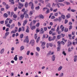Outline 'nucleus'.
Here are the masks:
<instances>
[{"label": "nucleus", "instance_id": "nucleus-1", "mask_svg": "<svg viewBox=\"0 0 77 77\" xmlns=\"http://www.w3.org/2000/svg\"><path fill=\"white\" fill-rule=\"evenodd\" d=\"M19 6H18L19 9H21L22 7L24 6V4L18 2Z\"/></svg>", "mask_w": 77, "mask_h": 77}, {"label": "nucleus", "instance_id": "nucleus-2", "mask_svg": "<svg viewBox=\"0 0 77 77\" xmlns=\"http://www.w3.org/2000/svg\"><path fill=\"white\" fill-rule=\"evenodd\" d=\"M49 46L51 47H52L53 46V45L52 43H47V48H48Z\"/></svg>", "mask_w": 77, "mask_h": 77}, {"label": "nucleus", "instance_id": "nucleus-3", "mask_svg": "<svg viewBox=\"0 0 77 77\" xmlns=\"http://www.w3.org/2000/svg\"><path fill=\"white\" fill-rule=\"evenodd\" d=\"M29 37L28 36H27L26 37L25 39L24 40V42H27V43H28L29 42V39H28V38Z\"/></svg>", "mask_w": 77, "mask_h": 77}, {"label": "nucleus", "instance_id": "nucleus-4", "mask_svg": "<svg viewBox=\"0 0 77 77\" xmlns=\"http://www.w3.org/2000/svg\"><path fill=\"white\" fill-rule=\"evenodd\" d=\"M30 28L32 30H33V29H35V26H32V23L30 24Z\"/></svg>", "mask_w": 77, "mask_h": 77}, {"label": "nucleus", "instance_id": "nucleus-5", "mask_svg": "<svg viewBox=\"0 0 77 77\" xmlns=\"http://www.w3.org/2000/svg\"><path fill=\"white\" fill-rule=\"evenodd\" d=\"M55 58H56L55 55H53L51 57L52 61H54Z\"/></svg>", "mask_w": 77, "mask_h": 77}, {"label": "nucleus", "instance_id": "nucleus-6", "mask_svg": "<svg viewBox=\"0 0 77 77\" xmlns=\"http://www.w3.org/2000/svg\"><path fill=\"white\" fill-rule=\"evenodd\" d=\"M72 44V43H71V42L70 41H68V47H69V46H71Z\"/></svg>", "mask_w": 77, "mask_h": 77}, {"label": "nucleus", "instance_id": "nucleus-7", "mask_svg": "<svg viewBox=\"0 0 77 77\" xmlns=\"http://www.w3.org/2000/svg\"><path fill=\"white\" fill-rule=\"evenodd\" d=\"M30 44H31L32 45H33L35 44V41H34V40H31L30 42Z\"/></svg>", "mask_w": 77, "mask_h": 77}, {"label": "nucleus", "instance_id": "nucleus-8", "mask_svg": "<svg viewBox=\"0 0 77 77\" xmlns=\"http://www.w3.org/2000/svg\"><path fill=\"white\" fill-rule=\"evenodd\" d=\"M14 27H15V24L13 23L11 25V26H10V29H13Z\"/></svg>", "mask_w": 77, "mask_h": 77}, {"label": "nucleus", "instance_id": "nucleus-9", "mask_svg": "<svg viewBox=\"0 0 77 77\" xmlns=\"http://www.w3.org/2000/svg\"><path fill=\"white\" fill-rule=\"evenodd\" d=\"M74 62H77V56L75 55L74 57Z\"/></svg>", "mask_w": 77, "mask_h": 77}, {"label": "nucleus", "instance_id": "nucleus-10", "mask_svg": "<svg viewBox=\"0 0 77 77\" xmlns=\"http://www.w3.org/2000/svg\"><path fill=\"white\" fill-rule=\"evenodd\" d=\"M39 17L40 18H42V19H44V17L42 14H40L39 15Z\"/></svg>", "mask_w": 77, "mask_h": 77}, {"label": "nucleus", "instance_id": "nucleus-11", "mask_svg": "<svg viewBox=\"0 0 77 77\" xmlns=\"http://www.w3.org/2000/svg\"><path fill=\"white\" fill-rule=\"evenodd\" d=\"M24 49V47L23 46H22L20 48V51H22L23 49Z\"/></svg>", "mask_w": 77, "mask_h": 77}, {"label": "nucleus", "instance_id": "nucleus-12", "mask_svg": "<svg viewBox=\"0 0 77 77\" xmlns=\"http://www.w3.org/2000/svg\"><path fill=\"white\" fill-rule=\"evenodd\" d=\"M41 33H42V34H43L44 33V29H43V28H41Z\"/></svg>", "mask_w": 77, "mask_h": 77}, {"label": "nucleus", "instance_id": "nucleus-13", "mask_svg": "<svg viewBox=\"0 0 77 77\" xmlns=\"http://www.w3.org/2000/svg\"><path fill=\"white\" fill-rule=\"evenodd\" d=\"M35 9L36 11H38V10H39V9H40V7H39V6L36 7L35 8Z\"/></svg>", "mask_w": 77, "mask_h": 77}, {"label": "nucleus", "instance_id": "nucleus-14", "mask_svg": "<svg viewBox=\"0 0 77 77\" xmlns=\"http://www.w3.org/2000/svg\"><path fill=\"white\" fill-rule=\"evenodd\" d=\"M64 3L65 4H66V5H69L71 4H70V3L68 2H67L66 1L65 2H64Z\"/></svg>", "mask_w": 77, "mask_h": 77}, {"label": "nucleus", "instance_id": "nucleus-15", "mask_svg": "<svg viewBox=\"0 0 77 77\" xmlns=\"http://www.w3.org/2000/svg\"><path fill=\"white\" fill-rule=\"evenodd\" d=\"M5 51V49L4 48H2L1 49L0 51L1 54H3L4 51Z\"/></svg>", "mask_w": 77, "mask_h": 77}, {"label": "nucleus", "instance_id": "nucleus-16", "mask_svg": "<svg viewBox=\"0 0 77 77\" xmlns=\"http://www.w3.org/2000/svg\"><path fill=\"white\" fill-rule=\"evenodd\" d=\"M50 13V9H47V11L45 12V13L46 14H48Z\"/></svg>", "mask_w": 77, "mask_h": 77}, {"label": "nucleus", "instance_id": "nucleus-17", "mask_svg": "<svg viewBox=\"0 0 77 77\" xmlns=\"http://www.w3.org/2000/svg\"><path fill=\"white\" fill-rule=\"evenodd\" d=\"M20 17L22 20H23L24 17V15L23 14H21L20 15Z\"/></svg>", "mask_w": 77, "mask_h": 77}, {"label": "nucleus", "instance_id": "nucleus-18", "mask_svg": "<svg viewBox=\"0 0 77 77\" xmlns=\"http://www.w3.org/2000/svg\"><path fill=\"white\" fill-rule=\"evenodd\" d=\"M29 5L30 6H33V3H32V2H30L29 3Z\"/></svg>", "mask_w": 77, "mask_h": 77}, {"label": "nucleus", "instance_id": "nucleus-19", "mask_svg": "<svg viewBox=\"0 0 77 77\" xmlns=\"http://www.w3.org/2000/svg\"><path fill=\"white\" fill-rule=\"evenodd\" d=\"M13 17L14 18L16 19V18H17V15L15 14H14V15H13Z\"/></svg>", "mask_w": 77, "mask_h": 77}, {"label": "nucleus", "instance_id": "nucleus-20", "mask_svg": "<svg viewBox=\"0 0 77 77\" xmlns=\"http://www.w3.org/2000/svg\"><path fill=\"white\" fill-rule=\"evenodd\" d=\"M10 20V19H8L7 18L5 21V24H6L7 23H8V21H9V20Z\"/></svg>", "mask_w": 77, "mask_h": 77}, {"label": "nucleus", "instance_id": "nucleus-21", "mask_svg": "<svg viewBox=\"0 0 77 77\" xmlns=\"http://www.w3.org/2000/svg\"><path fill=\"white\" fill-rule=\"evenodd\" d=\"M29 15L30 16H32L33 15V11H30Z\"/></svg>", "mask_w": 77, "mask_h": 77}, {"label": "nucleus", "instance_id": "nucleus-22", "mask_svg": "<svg viewBox=\"0 0 77 77\" xmlns=\"http://www.w3.org/2000/svg\"><path fill=\"white\" fill-rule=\"evenodd\" d=\"M22 31H23V32H24L25 31V27L24 26L22 27V28H21Z\"/></svg>", "mask_w": 77, "mask_h": 77}, {"label": "nucleus", "instance_id": "nucleus-23", "mask_svg": "<svg viewBox=\"0 0 77 77\" xmlns=\"http://www.w3.org/2000/svg\"><path fill=\"white\" fill-rule=\"evenodd\" d=\"M61 17L63 19V20H65V16L64 15H61Z\"/></svg>", "mask_w": 77, "mask_h": 77}, {"label": "nucleus", "instance_id": "nucleus-24", "mask_svg": "<svg viewBox=\"0 0 77 77\" xmlns=\"http://www.w3.org/2000/svg\"><path fill=\"white\" fill-rule=\"evenodd\" d=\"M4 17L5 18H7L8 17V14L6 13H5L4 14Z\"/></svg>", "mask_w": 77, "mask_h": 77}, {"label": "nucleus", "instance_id": "nucleus-25", "mask_svg": "<svg viewBox=\"0 0 77 77\" xmlns=\"http://www.w3.org/2000/svg\"><path fill=\"white\" fill-rule=\"evenodd\" d=\"M17 55H16L14 57V60L16 61H17V59H18L17 57Z\"/></svg>", "mask_w": 77, "mask_h": 77}, {"label": "nucleus", "instance_id": "nucleus-26", "mask_svg": "<svg viewBox=\"0 0 77 77\" xmlns=\"http://www.w3.org/2000/svg\"><path fill=\"white\" fill-rule=\"evenodd\" d=\"M34 38H35V39H37V38H38V35L37 34H35Z\"/></svg>", "mask_w": 77, "mask_h": 77}, {"label": "nucleus", "instance_id": "nucleus-27", "mask_svg": "<svg viewBox=\"0 0 77 77\" xmlns=\"http://www.w3.org/2000/svg\"><path fill=\"white\" fill-rule=\"evenodd\" d=\"M48 40L49 41H53V39H51V37H49Z\"/></svg>", "mask_w": 77, "mask_h": 77}, {"label": "nucleus", "instance_id": "nucleus-28", "mask_svg": "<svg viewBox=\"0 0 77 77\" xmlns=\"http://www.w3.org/2000/svg\"><path fill=\"white\" fill-rule=\"evenodd\" d=\"M28 12V10L24 12V13L23 14V15H26V14H27V12Z\"/></svg>", "mask_w": 77, "mask_h": 77}, {"label": "nucleus", "instance_id": "nucleus-29", "mask_svg": "<svg viewBox=\"0 0 77 77\" xmlns=\"http://www.w3.org/2000/svg\"><path fill=\"white\" fill-rule=\"evenodd\" d=\"M28 6V3L27 2H26L25 5V8H27Z\"/></svg>", "mask_w": 77, "mask_h": 77}, {"label": "nucleus", "instance_id": "nucleus-30", "mask_svg": "<svg viewBox=\"0 0 77 77\" xmlns=\"http://www.w3.org/2000/svg\"><path fill=\"white\" fill-rule=\"evenodd\" d=\"M64 31L65 32H67L68 31V29L67 28H65Z\"/></svg>", "mask_w": 77, "mask_h": 77}, {"label": "nucleus", "instance_id": "nucleus-31", "mask_svg": "<svg viewBox=\"0 0 77 77\" xmlns=\"http://www.w3.org/2000/svg\"><path fill=\"white\" fill-rule=\"evenodd\" d=\"M6 26L7 27H9V28H10L11 27V25L9 23L7 24Z\"/></svg>", "mask_w": 77, "mask_h": 77}, {"label": "nucleus", "instance_id": "nucleus-32", "mask_svg": "<svg viewBox=\"0 0 77 77\" xmlns=\"http://www.w3.org/2000/svg\"><path fill=\"white\" fill-rule=\"evenodd\" d=\"M57 44H58V47H60V42H57Z\"/></svg>", "mask_w": 77, "mask_h": 77}, {"label": "nucleus", "instance_id": "nucleus-33", "mask_svg": "<svg viewBox=\"0 0 77 77\" xmlns=\"http://www.w3.org/2000/svg\"><path fill=\"white\" fill-rule=\"evenodd\" d=\"M36 50L38 51H40V48L39 47H37Z\"/></svg>", "mask_w": 77, "mask_h": 77}, {"label": "nucleus", "instance_id": "nucleus-34", "mask_svg": "<svg viewBox=\"0 0 77 77\" xmlns=\"http://www.w3.org/2000/svg\"><path fill=\"white\" fill-rule=\"evenodd\" d=\"M60 37H61L60 35H58L57 36V39H60Z\"/></svg>", "mask_w": 77, "mask_h": 77}, {"label": "nucleus", "instance_id": "nucleus-35", "mask_svg": "<svg viewBox=\"0 0 77 77\" xmlns=\"http://www.w3.org/2000/svg\"><path fill=\"white\" fill-rule=\"evenodd\" d=\"M23 34H20V38H21V39H22V38H23Z\"/></svg>", "mask_w": 77, "mask_h": 77}, {"label": "nucleus", "instance_id": "nucleus-36", "mask_svg": "<svg viewBox=\"0 0 77 77\" xmlns=\"http://www.w3.org/2000/svg\"><path fill=\"white\" fill-rule=\"evenodd\" d=\"M9 32H6L5 34V36H7L8 35H9Z\"/></svg>", "mask_w": 77, "mask_h": 77}, {"label": "nucleus", "instance_id": "nucleus-37", "mask_svg": "<svg viewBox=\"0 0 77 77\" xmlns=\"http://www.w3.org/2000/svg\"><path fill=\"white\" fill-rule=\"evenodd\" d=\"M57 32L59 30V26H57Z\"/></svg>", "mask_w": 77, "mask_h": 77}, {"label": "nucleus", "instance_id": "nucleus-38", "mask_svg": "<svg viewBox=\"0 0 77 77\" xmlns=\"http://www.w3.org/2000/svg\"><path fill=\"white\" fill-rule=\"evenodd\" d=\"M54 15L55 17H57V16H58V15H59V14H58V13H54Z\"/></svg>", "mask_w": 77, "mask_h": 77}, {"label": "nucleus", "instance_id": "nucleus-39", "mask_svg": "<svg viewBox=\"0 0 77 77\" xmlns=\"http://www.w3.org/2000/svg\"><path fill=\"white\" fill-rule=\"evenodd\" d=\"M45 45V42H43L42 43V47H43V46H44Z\"/></svg>", "mask_w": 77, "mask_h": 77}, {"label": "nucleus", "instance_id": "nucleus-40", "mask_svg": "<svg viewBox=\"0 0 77 77\" xmlns=\"http://www.w3.org/2000/svg\"><path fill=\"white\" fill-rule=\"evenodd\" d=\"M66 17L67 18H70V14H68L66 16Z\"/></svg>", "mask_w": 77, "mask_h": 77}, {"label": "nucleus", "instance_id": "nucleus-41", "mask_svg": "<svg viewBox=\"0 0 77 77\" xmlns=\"http://www.w3.org/2000/svg\"><path fill=\"white\" fill-rule=\"evenodd\" d=\"M16 33V32L14 31V30H12V31H11V33L12 34V33Z\"/></svg>", "mask_w": 77, "mask_h": 77}, {"label": "nucleus", "instance_id": "nucleus-42", "mask_svg": "<svg viewBox=\"0 0 77 77\" xmlns=\"http://www.w3.org/2000/svg\"><path fill=\"white\" fill-rule=\"evenodd\" d=\"M36 32H39V31H40V30H39V29L38 28L36 29Z\"/></svg>", "mask_w": 77, "mask_h": 77}, {"label": "nucleus", "instance_id": "nucleus-43", "mask_svg": "<svg viewBox=\"0 0 77 77\" xmlns=\"http://www.w3.org/2000/svg\"><path fill=\"white\" fill-rule=\"evenodd\" d=\"M25 15V18H29V15H28V14H27Z\"/></svg>", "mask_w": 77, "mask_h": 77}, {"label": "nucleus", "instance_id": "nucleus-44", "mask_svg": "<svg viewBox=\"0 0 77 77\" xmlns=\"http://www.w3.org/2000/svg\"><path fill=\"white\" fill-rule=\"evenodd\" d=\"M40 39V37H38V38L37 39V41H36V42H37V43H38V42L39 41Z\"/></svg>", "mask_w": 77, "mask_h": 77}, {"label": "nucleus", "instance_id": "nucleus-45", "mask_svg": "<svg viewBox=\"0 0 77 77\" xmlns=\"http://www.w3.org/2000/svg\"><path fill=\"white\" fill-rule=\"evenodd\" d=\"M14 31L16 32H17V31H18V28L17 27H16L15 28V30Z\"/></svg>", "mask_w": 77, "mask_h": 77}, {"label": "nucleus", "instance_id": "nucleus-46", "mask_svg": "<svg viewBox=\"0 0 77 77\" xmlns=\"http://www.w3.org/2000/svg\"><path fill=\"white\" fill-rule=\"evenodd\" d=\"M53 54H54V52H50L49 53V54H50V55H52Z\"/></svg>", "mask_w": 77, "mask_h": 77}, {"label": "nucleus", "instance_id": "nucleus-47", "mask_svg": "<svg viewBox=\"0 0 77 77\" xmlns=\"http://www.w3.org/2000/svg\"><path fill=\"white\" fill-rule=\"evenodd\" d=\"M9 5H6V9H9Z\"/></svg>", "mask_w": 77, "mask_h": 77}, {"label": "nucleus", "instance_id": "nucleus-48", "mask_svg": "<svg viewBox=\"0 0 77 77\" xmlns=\"http://www.w3.org/2000/svg\"><path fill=\"white\" fill-rule=\"evenodd\" d=\"M30 51H27L26 54L27 55H29V54H30Z\"/></svg>", "mask_w": 77, "mask_h": 77}, {"label": "nucleus", "instance_id": "nucleus-49", "mask_svg": "<svg viewBox=\"0 0 77 77\" xmlns=\"http://www.w3.org/2000/svg\"><path fill=\"white\" fill-rule=\"evenodd\" d=\"M0 23L1 24H4V20L1 21Z\"/></svg>", "mask_w": 77, "mask_h": 77}, {"label": "nucleus", "instance_id": "nucleus-50", "mask_svg": "<svg viewBox=\"0 0 77 77\" xmlns=\"http://www.w3.org/2000/svg\"><path fill=\"white\" fill-rule=\"evenodd\" d=\"M57 4H55L54 3H53L52 5V7H56V5H57Z\"/></svg>", "mask_w": 77, "mask_h": 77}, {"label": "nucleus", "instance_id": "nucleus-51", "mask_svg": "<svg viewBox=\"0 0 77 77\" xmlns=\"http://www.w3.org/2000/svg\"><path fill=\"white\" fill-rule=\"evenodd\" d=\"M57 11V8L53 10L54 12H56Z\"/></svg>", "mask_w": 77, "mask_h": 77}, {"label": "nucleus", "instance_id": "nucleus-52", "mask_svg": "<svg viewBox=\"0 0 77 77\" xmlns=\"http://www.w3.org/2000/svg\"><path fill=\"white\" fill-rule=\"evenodd\" d=\"M12 21L13 20H9V24H11V23H12Z\"/></svg>", "mask_w": 77, "mask_h": 77}, {"label": "nucleus", "instance_id": "nucleus-53", "mask_svg": "<svg viewBox=\"0 0 77 77\" xmlns=\"http://www.w3.org/2000/svg\"><path fill=\"white\" fill-rule=\"evenodd\" d=\"M73 45H76V44H77V42H73L72 43Z\"/></svg>", "mask_w": 77, "mask_h": 77}, {"label": "nucleus", "instance_id": "nucleus-54", "mask_svg": "<svg viewBox=\"0 0 77 77\" xmlns=\"http://www.w3.org/2000/svg\"><path fill=\"white\" fill-rule=\"evenodd\" d=\"M63 54H64V56H66V53H65V51H63Z\"/></svg>", "mask_w": 77, "mask_h": 77}, {"label": "nucleus", "instance_id": "nucleus-55", "mask_svg": "<svg viewBox=\"0 0 77 77\" xmlns=\"http://www.w3.org/2000/svg\"><path fill=\"white\" fill-rule=\"evenodd\" d=\"M39 24H40L39 23H38L36 24V27H39Z\"/></svg>", "mask_w": 77, "mask_h": 77}, {"label": "nucleus", "instance_id": "nucleus-56", "mask_svg": "<svg viewBox=\"0 0 77 77\" xmlns=\"http://www.w3.org/2000/svg\"><path fill=\"white\" fill-rule=\"evenodd\" d=\"M59 5L60 6H65V5H63V4H62V3H59Z\"/></svg>", "mask_w": 77, "mask_h": 77}, {"label": "nucleus", "instance_id": "nucleus-57", "mask_svg": "<svg viewBox=\"0 0 77 77\" xmlns=\"http://www.w3.org/2000/svg\"><path fill=\"white\" fill-rule=\"evenodd\" d=\"M68 20L66 19L64 22L65 24H66V23H68Z\"/></svg>", "mask_w": 77, "mask_h": 77}, {"label": "nucleus", "instance_id": "nucleus-58", "mask_svg": "<svg viewBox=\"0 0 77 77\" xmlns=\"http://www.w3.org/2000/svg\"><path fill=\"white\" fill-rule=\"evenodd\" d=\"M63 76V73H62L61 74V75H60V77H62Z\"/></svg>", "mask_w": 77, "mask_h": 77}, {"label": "nucleus", "instance_id": "nucleus-59", "mask_svg": "<svg viewBox=\"0 0 77 77\" xmlns=\"http://www.w3.org/2000/svg\"><path fill=\"white\" fill-rule=\"evenodd\" d=\"M75 31L72 32V35H75Z\"/></svg>", "mask_w": 77, "mask_h": 77}, {"label": "nucleus", "instance_id": "nucleus-60", "mask_svg": "<svg viewBox=\"0 0 77 77\" xmlns=\"http://www.w3.org/2000/svg\"><path fill=\"white\" fill-rule=\"evenodd\" d=\"M64 28H65V27L64 26H63L62 27V28L61 29L62 32H63V31L64 30Z\"/></svg>", "mask_w": 77, "mask_h": 77}, {"label": "nucleus", "instance_id": "nucleus-61", "mask_svg": "<svg viewBox=\"0 0 77 77\" xmlns=\"http://www.w3.org/2000/svg\"><path fill=\"white\" fill-rule=\"evenodd\" d=\"M9 30V28H7L5 30L6 32H8Z\"/></svg>", "mask_w": 77, "mask_h": 77}, {"label": "nucleus", "instance_id": "nucleus-62", "mask_svg": "<svg viewBox=\"0 0 77 77\" xmlns=\"http://www.w3.org/2000/svg\"><path fill=\"white\" fill-rule=\"evenodd\" d=\"M21 31H22L21 28H20L19 29L18 32H20Z\"/></svg>", "mask_w": 77, "mask_h": 77}, {"label": "nucleus", "instance_id": "nucleus-63", "mask_svg": "<svg viewBox=\"0 0 77 77\" xmlns=\"http://www.w3.org/2000/svg\"><path fill=\"white\" fill-rule=\"evenodd\" d=\"M18 26H21V23H20L19 22L18 23Z\"/></svg>", "mask_w": 77, "mask_h": 77}, {"label": "nucleus", "instance_id": "nucleus-64", "mask_svg": "<svg viewBox=\"0 0 77 77\" xmlns=\"http://www.w3.org/2000/svg\"><path fill=\"white\" fill-rule=\"evenodd\" d=\"M24 23H26V24H27V20H24Z\"/></svg>", "mask_w": 77, "mask_h": 77}]
</instances>
